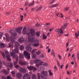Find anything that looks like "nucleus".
I'll return each instance as SVG.
<instances>
[{"label": "nucleus", "instance_id": "58836bf2", "mask_svg": "<svg viewBox=\"0 0 79 79\" xmlns=\"http://www.w3.org/2000/svg\"><path fill=\"white\" fill-rule=\"evenodd\" d=\"M33 58H34V59H36V58H37V56H36V55L35 54H33Z\"/></svg>", "mask_w": 79, "mask_h": 79}, {"label": "nucleus", "instance_id": "a19ab883", "mask_svg": "<svg viewBox=\"0 0 79 79\" xmlns=\"http://www.w3.org/2000/svg\"><path fill=\"white\" fill-rule=\"evenodd\" d=\"M54 70L55 71H56L58 70V68L56 65H55L54 66Z\"/></svg>", "mask_w": 79, "mask_h": 79}, {"label": "nucleus", "instance_id": "c85d7f7f", "mask_svg": "<svg viewBox=\"0 0 79 79\" xmlns=\"http://www.w3.org/2000/svg\"><path fill=\"white\" fill-rule=\"evenodd\" d=\"M24 46L23 45H21L20 48V49L21 50H24Z\"/></svg>", "mask_w": 79, "mask_h": 79}, {"label": "nucleus", "instance_id": "79ce46f5", "mask_svg": "<svg viewBox=\"0 0 79 79\" xmlns=\"http://www.w3.org/2000/svg\"><path fill=\"white\" fill-rule=\"evenodd\" d=\"M2 65L3 64H2V62L0 60V69H1V68H2Z\"/></svg>", "mask_w": 79, "mask_h": 79}, {"label": "nucleus", "instance_id": "20e7f679", "mask_svg": "<svg viewBox=\"0 0 79 79\" xmlns=\"http://www.w3.org/2000/svg\"><path fill=\"white\" fill-rule=\"evenodd\" d=\"M34 63L36 64V66L38 67V70L40 69V67L41 66L43 63H44V61H41L40 59H36L33 60Z\"/></svg>", "mask_w": 79, "mask_h": 79}, {"label": "nucleus", "instance_id": "a18cd8bd", "mask_svg": "<svg viewBox=\"0 0 79 79\" xmlns=\"http://www.w3.org/2000/svg\"><path fill=\"white\" fill-rule=\"evenodd\" d=\"M35 50H37V49H33L32 51L31 52V53H34L35 52Z\"/></svg>", "mask_w": 79, "mask_h": 79}, {"label": "nucleus", "instance_id": "2eb2a0df", "mask_svg": "<svg viewBox=\"0 0 79 79\" xmlns=\"http://www.w3.org/2000/svg\"><path fill=\"white\" fill-rule=\"evenodd\" d=\"M56 31L57 32H60L61 34H63V31L61 29H57L56 30Z\"/></svg>", "mask_w": 79, "mask_h": 79}, {"label": "nucleus", "instance_id": "b1692460", "mask_svg": "<svg viewBox=\"0 0 79 79\" xmlns=\"http://www.w3.org/2000/svg\"><path fill=\"white\" fill-rule=\"evenodd\" d=\"M27 68L29 70V71H32L33 70V66H28Z\"/></svg>", "mask_w": 79, "mask_h": 79}, {"label": "nucleus", "instance_id": "6e6552de", "mask_svg": "<svg viewBox=\"0 0 79 79\" xmlns=\"http://www.w3.org/2000/svg\"><path fill=\"white\" fill-rule=\"evenodd\" d=\"M44 66V67H47V66H48V64H47V63H44V62L42 64L41 66L40 67V70H41L42 69H45V68L44 67V66Z\"/></svg>", "mask_w": 79, "mask_h": 79}, {"label": "nucleus", "instance_id": "09e8293b", "mask_svg": "<svg viewBox=\"0 0 79 79\" xmlns=\"http://www.w3.org/2000/svg\"><path fill=\"white\" fill-rule=\"evenodd\" d=\"M69 7H66L64 10H65V11H68V10H69Z\"/></svg>", "mask_w": 79, "mask_h": 79}, {"label": "nucleus", "instance_id": "3c124183", "mask_svg": "<svg viewBox=\"0 0 79 79\" xmlns=\"http://www.w3.org/2000/svg\"><path fill=\"white\" fill-rule=\"evenodd\" d=\"M11 12H8L6 13V15H10Z\"/></svg>", "mask_w": 79, "mask_h": 79}, {"label": "nucleus", "instance_id": "c03bdc74", "mask_svg": "<svg viewBox=\"0 0 79 79\" xmlns=\"http://www.w3.org/2000/svg\"><path fill=\"white\" fill-rule=\"evenodd\" d=\"M3 35V33L1 32L0 33V39H1Z\"/></svg>", "mask_w": 79, "mask_h": 79}, {"label": "nucleus", "instance_id": "e433bc0d", "mask_svg": "<svg viewBox=\"0 0 79 79\" xmlns=\"http://www.w3.org/2000/svg\"><path fill=\"white\" fill-rule=\"evenodd\" d=\"M15 67L16 68V69H19V68L20 69V66L18 65H17L16 66H15Z\"/></svg>", "mask_w": 79, "mask_h": 79}, {"label": "nucleus", "instance_id": "49530a36", "mask_svg": "<svg viewBox=\"0 0 79 79\" xmlns=\"http://www.w3.org/2000/svg\"><path fill=\"white\" fill-rule=\"evenodd\" d=\"M47 36H45V35H43V39H47Z\"/></svg>", "mask_w": 79, "mask_h": 79}, {"label": "nucleus", "instance_id": "cd10ccee", "mask_svg": "<svg viewBox=\"0 0 79 79\" xmlns=\"http://www.w3.org/2000/svg\"><path fill=\"white\" fill-rule=\"evenodd\" d=\"M42 8V6H40L39 7H38V8L36 10L37 11H39L40 10H41V8Z\"/></svg>", "mask_w": 79, "mask_h": 79}, {"label": "nucleus", "instance_id": "e2e57ef3", "mask_svg": "<svg viewBox=\"0 0 79 79\" xmlns=\"http://www.w3.org/2000/svg\"><path fill=\"white\" fill-rule=\"evenodd\" d=\"M57 64H58V65L59 66H60V63L58 60H57Z\"/></svg>", "mask_w": 79, "mask_h": 79}, {"label": "nucleus", "instance_id": "393cba45", "mask_svg": "<svg viewBox=\"0 0 79 79\" xmlns=\"http://www.w3.org/2000/svg\"><path fill=\"white\" fill-rule=\"evenodd\" d=\"M5 47V45L3 43H0V48H4Z\"/></svg>", "mask_w": 79, "mask_h": 79}, {"label": "nucleus", "instance_id": "13d9d810", "mask_svg": "<svg viewBox=\"0 0 79 79\" xmlns=\"http://www.w3.org/2000/svg\"><path fill=\"white\" fill-rule=\"evenodd\" d=\"M17 64H18V62H15L14 63V65H16Z\"/></svg>", "mask_w": 79, "mask_h": 79}, {"label": "nucleus", "instance_id": "0eeeda50", "mask_svg": "<svg viewBox=\"0 0 79 79\" xmlns=\"http://www.w3.org/2000/svg\"><path fill=\"white\" fill-rule=\"evenodd\" d=\"M3 64L4 65H5L6 66V67H9V68H12L13 67V64L12 63H9L6 64V63L4 62H3Z\"/></svg>", "mask_w": 79, "mask_h": 79}, {"label": "nucleus", "instance_id": "4d7b16f0", "mask_svg": "<svg viewBox=\"0 0 79 79\" xmlns=\"http://www.w3.org/2000/svg\"><path fill=\"white\" fill-rule=\"evenodd\" d=\"M15 60H16L17 62H18V57H17L15 58Z\"/></svg>", "mask_w": 79, "mask_h": 79}, {"label": "nucleus", "instance_id": "338daca9", "mask_svg": "<svg viewBox=\"0 0 79 79\" xmlns=\"http://www.w3.org/2000/svg\"><path fill=\"white\" fill-rule=\"evenodd\" d=\"M50 51H51V49H48V52L50 53Z\"/></svg>", "mask_w": 79, "mask_h": 79}, {"label": "nucleus", "instance_id": "4c0bfd02", "mask_svg": "<svg viewBox=\"0 0 79 79\" xmlns=\"http://www.w3.org/2000/svg\"><path fill=\"white\" fill-rule=\"evenodd\" d=\"M58 56L59 58V60H62V58H61V55L60 54H58Z\"/></svg>", "mask_w": 79, "mask_h": 79}, {"label": "nucleus", "instance_id": "bb28decb", "mask_svg": "<svg viewBox=\"0 0 79 79\" xmlns=\"http://www.w3.org/2000/svg\"><path fill=\"white\" fill-rule=\"evenodd\" d=\"M40 32H36V35L38 37L40 36Z\"/></svg>", "mask_w": 79, "mask_h": 79}, {"label": "nucleus", "instance_id": "c9c22d12", "mask_svg": "<svg viewBox=\"0 0 79 79\" xmlns=\"http://www.w3.org/2000/svg\"><path fill=\"white\" fill-rule=\"evenodd\" d=\"M41 53V52L40 51H38V52H36V53L37 55H40V53Z\"/></svg>", "mask_w": 79, "mask_h": 79}, {"label": "nucleus", "instance_id": "5fc2aeb1", "mask_svg": "<svg viewBox=\"0 0 79 79\" xmlns=\"http://www.w3.org/2000/svg\"><path fill=\"white\" fill-rule=\"evenodd\" d=\"M6 42H10V39L9 38H6Z\"/></svg>", "mask_w": 79, "mask_h": 79}, {"label": "nucleus", "instance_id": "052dcab7", "mask_svg": "<svg viewBox=\"0 0 79 79\" xmlns=\"http://www.w3.org/2000/svg\"><path fill=\"white\" fill-rule=\"evenodd\" d=\"M55 2V0H53L51 2H50V4H51V3H53Z\"/></svg>", "mask_w": 79, "mask_h": 79}, {"label": "nucleus", "instance_id": "aec40b11", "mask_svg": "<svg viewBox=\"0 0 79 79\" xmlns=\"http://www.w3.org/2000/svg\"><path fill=\"white\" fill-rule=\"evenodd\" d=\"M1 54L2 55V56H3V58H4V59H5L6 58V57L5 56V54L4 52L1 51Z\"/></svg>", "mask_w": 79, "mask_h": 79}, {"label": "nucleus", "instance_id": "423d86ee", "mask_svg": "<svg viewBox=\"0 0 79 79\" xmlns=\"http://www.w3.org/2000/svg\"><path fill=\"white\" fill-rule=\"evenodd\" d=\"M5 53L6 55V59L9 61H10L11 60V59L10 58V54H9V52L7 51H5Z\"/></svg>", "mask_w": 79, "mask_h": 79}, {"label": "nucleus", "instance_id": "de8ad7c7", "mask_svg": "<svg viewBox=\"0 0 79 79\" xmlns=\"http://www.w3.org/2000/svg\"><path fill=\"white\" fill-rule=\"evenodd\" d=\"M7 79H13L12 78H11V77L10 76H7Z\"/></svg>", "mask_w": 79, "mask_h": 79}, {"label": "nucleus", "instance_id": "f257e3e1", "mask_svg": "<svg viewBox=\"0 0 79 79\" xmlns=\"http://www.w3.org/2000/svg\"><path fill=\"white\" fill-rule=\"evenodd\" d=\"M30 33H28L27 34V35H29L28 36L29 41L31 43H32V42H34V43H37L34 44L33 45L34 47H37L39 45V40H34V39L35 38L34 36L35 35V30L34 29H30ZM30 34L31 35H30Z\"/></svg>", "mask_w": 79, "mask_h": 79}, {"label": "nucleus", "instance_id": "8fccbe9b", "mask_svg": "<svg viewBox=\"0 0 79 79\" xmlns=\"http://www.w3.org/2000/svg\"><path fill=\"white\" fill-rule=\"evenodd\" d=\"M77 56L78 60H79V52H77Z\"/></svg>", "mask_w": 79, "mask_h": 79}, {"label": "nucleus", "instance_id": "0e129e2a", "mask_svg": "<svg viewBox=\"0 0 79 79\" xmlns=\"http://www.w3.org/2000/svg\"><path fill=\"white\" fill-rule=\"evenodd\" d=\"M67 74H68V75H69V74H70V72L69 71H67Z\"/></svg>", "mask_w": 79, "mask_h": 79}, {"label": "nucleus", "instance_id": "5701e85b", "mask_svg": "<svg viewBox=\"0 0 79 79\" xmlns=\"http://www.w3.org/2000/svg\"><path fill=\"white\" fill-rule=\"evenodd\" d=\"M23 55L21 53H20L19 55V58L20 59H24Z\"/></svg>", "mask_w": 79, "mask_h": 79}, {"label": "nucleus", "instance_id": "473e14b6", "mask_svg": "<svg viewBox=\"0 0 79 79\" xmlns=\"http://www.w3.org/2000/svg\"><path fill=\"white\" fill-rule=\"evenodd\" d=\"M77 67V63H76V62H75L74 65V68L76 69Z\"/></svg>", "mask_w": 79, "mask_h": 79}, {"label": "nucleus", "instance_id": "412c9836", "mask_svg": "<svg viewBox=\"0 0 79 79\" xmlns=\"http://www.w3.org/2000/svg\"><path fill=\"white\" fill-rule=\"evenodd\" d=\"M58 6V4H56L53 5L52 6H51L50 7V8H54V7H56Z\"/></svg>", "mask_w": 79, "mask_h": 79}, {"label": "nucleus", "instance_id": "1a4fd4ad", "mask_svg": "<svg viewBox=\"0 0 79 79\" xmlns=\"http://www.w3.org/2000/svg\"><path fill=\"white\" fill-rule=\"evenodd\" d=\"M31 79V75L26 73L23 76V79Z\"/></svg>", "mask_w": 79, "mask_h": 79}, {"label": "nucleus", "instance_id": "69168bd1", "mask_svg": "<svg viewBox=\"0 0 79 79\" xmlns=\"http://www.w3.org/2000/svg\"><path fill=\"white\" fill-rule=\"evenodd\" d=\"M41 58H44V55L42 54L40 56Z\"/></svg>", "mask_w": 79, "mask_h": 79}, {"label": "nucleus", "instance_id": "bf43d9fd", "mask_svg": "<svg viewBox=\"0 0 79 79\" xmlns=\"http://www.w3.org/2000/svg\"><path fill=\"white\" fill-rule=\"evenodd\" d=\"M66 47H68L69 45V42H67L66 44Z\"/></svg>", "mask_w": 79, "mask_h": 79}, {"label": "nucleus", "instance_id": "ddd939ff", "mask_svg": "<svg viewBox=\"0 0 79 79\" xmlns=\"http://www.w3.org/2000/svg\"><path fill=\"white\" fill-rule=\"evenodd\" d=\"M23 33L24 35L27 34V28L25 27L23 29Z\"/></svg>", "mask_w": 79, "mask_h": 79}, {"label": "nucleus", "instance_id": "c756f323", "mask_svg": "<svg viewBox=\"0 0 79 79\" xmlns=\"http://www.w3.org/2000/svg\"><path fill=\"white\" fill-rule=\"evenodd\" d=\"M36 78L37 77H36V75H33L32 79H36Z\"/></svg>", "mask_w": 79, "mask_h": 79}, {"label": "nucleus", "instance_id": "864d4df0", "mask_svg": "<svg viewBox=\"0 0 79 79\" xmlns=\"http://www.w3.org/2000/svg\"><path fill=\"white\" fill-rule=\"evenodd\" d=\"M28 2H26L25 3V6H27L28 5Z\"/></svg>", "mask_w": 79, "mask_h": 79}, {"label": "nucleus", "instance_id": "f704fd0d", "mask_svg": "<svg viewBox=\"0 0 79 79\" xmlns=\"http://www.w3.org/2000/svg\"><path fill=\"white\" fill-rule=\"evenodd\" d=\"M11 43H10L9 44V47L10 48H13V45L11 44Z\"/></svg>", "mask_w": 79, "mask_h": 79}, {"label": "nucleus", "instance_id": "72a5a7b5", "mask_svg": "<svg viewBox=\"0 0 79 79\" xmlns=\"http://www.w3.org/2000/svg\"><path fill=\"white\" fill-rule=\"evenodd\" d=\"M24 16L22 15H20V17L21 19V21H22L23 20V19H24Z\"/></svg>", "mask_w": 79, "mask_h": 79}, {"label": "nucleus", "instance_id": "4468645a", "mask_svg": "<svg viewBox=\"0 0 79 79\" xmlns=\"http://www.w3.org/2000/svg\"><path fill=\"white\" fill-rule=\"evenodd\" d=\"M2 73H3L4 74L6 75H7L9 74V72L6 70L2 69L1 70Z\"/></svg>", "mask_w": 79, "mask_h": 79}, {"label": "nucleus", "instance_id": "6e6d98bb", "mask_svg": "<svg viewBox=\"0 0 79 79\" xmlns=\"http://www.w3.org/2000/svg\"><path fill=\"white\" fill-rule=\"evenodd\" d=\"M36 26L37 27H39L40 26V24L38 23H37L36 24Z\"/></svg>", "mask_w": 79, "mask_h": 79}, {"label": "nucleus", "instance_id": "9d476101", "mask_svg": "<svg viewBox=\"0 0 79 79\" xmlns=\"http://www.w3.org/2000/svg\"><path fill=\"white\" fill-rule=\"evenodd\" d=\"M22 29H23V27H21L19 28H16L15 29V31L16 32H18L19 34H21V30H22Z\"/></svg>", "mask_w": 79, "mask_h": 79}, {"label": "nucleus", "instance_id": "7c9ffc66", "mask_svg": "<svg viewBox=\"0 0 79 79\" xmlns=\"http://www.w3.org/2000/svg\"><path fill=\"white\" fill-rule=\"evenodd\" d=\"M48 72L49 73L50 76H52L53 75V73H52V71H51V70H48Z\"/></svg>", "mask_w": 79, "mask_h": 79}, {"label": "nucleus", "instance_id": "2f4dec72", "mask_svg": "<svg viewBox=\"0 0 79 79\" xmlns=\"http://www.w3.org/2000/svg\"><path fill=\"white\" fill-rule=\"evenodd\" d=\"M12 74V76H14V77H15V72L13 71L11 72Z\"/></svg>", "mask_w": 79, "mask_h": 79}, {"label": "nucleus", "instance_id": "7ed1b4c3", "mask_svg": "<svg viewBox=\"0 0 79 79\" xmlns=\"http://www.w3.org/2000/svg\"><path fill=\"white\" fill-rule=\"evenodd\" d=\"M10 32L12 34V37L14 36L13 37L12 36H11L10 37L11 39V42H12V44H14L15 42V36H16L17 35V33H15V31L14 30H10Z\"/></svg>", "mask_w": 79, "mask_h": 79}, {"label": "nucleus", "instance_id": "f03ea898", "mask_svg": "<svg viewBox=\"0 0 79 79\" xmlns=\"http://www.w3.org/2000/svg\"><path fill=\"white\" fill-rule=\"evenodd\" d=\"M19 45V44L18 42H15V46L16 48L14 51H12V52H10V54L11 55V56H13V58H15L16 57V56H15L16 53L19 52V49L18 48Z\"/></svg>", "mask_w": 79, "mask_h": 79}, {"label": "nucleus", "instance_id": "a211bd4d", "mask_svg": "<svg viewBox=\"0 0 79 79\" xmlns=\"http://www.w3.org/2000/svg\"><path fill=\"white\" fill-rule=\"evenodd\" d=\"M19 41L20 43H22V42H24V38L23 37H21L19 39Z\"/></svg>", "mask_w": 79, "mask_h": 79}, {"label": "nucleus", "instance_id": "4be33fe9", "mask_svg": "<svg viewBox=\"0 0 79 79\" xmlns=\"http://www.w3.org/2000/svg\"><path fill=\"white\" fill-rule=\"evenodd\" d=\"M67 25L66 24H64L63 26H62L61 27V29H63V30H64L66 28Z\"/></svg>", "mask_w": 79, "mask_h": 79}, {"label": "nucleus", "instance_id": "37998d69", "mask_svg": "<svg viewBox=\"0 0 79 79\" xmlns=\"http://www.w3.org/2000/svg\"><path fill=\"white\" fill-rule=\"evenodd\" d=\"M5 35L6 37V38H9V35L8 33H6L5 34Z\"/></svg>", "mask_w": 79, "mask_h": 79}, {"label": "nucleus", "instance_id": "603ef678", "mask_svg": "<svg viewBox=\"0 0 79 79\" xmlns=\"http://www.w3.org/2000/svg\"><path fill=\"white\" fill-rule=\"evenodd\" d=\"M33 61H34V60H33V61L31 60L30 61V63L31 64H34V63Z\"/></svg>", "mask_w": 79, "mask_h": 79}, {"label": "nucleus", "instance_id": "ea45409f", "mask_svg": "<svg viewBox=\"0 0 79 79\" xmlns=\"http://www.w3.org/2000/svg\"><path fill=\"white\" fill-rule=\"evenodd\" d=\"M33 71H36L37 69L35 67H33Z\"/></svg>", "mask_w": 79, "mask_h": 79}, {"label": "nucleus", "instance_id": "39448f33", "mask_svg": "<svg viewBox=\"0 0 79 79\" xmlns=\"http://www.w3.org/2000/svg\"><path fill=\"white\" fill-rule=\"evenodd\" d=\"M23 53L26 58L28 60L31 59V53L27 52L26 51H24Z\"/></svg>", "mask_w": 79, "mask_h": 79}, {"label": "nucleus", "instance_id": "774afa93", "mask_svg": "<svg viewBox=\"0 0 79 79\" xmlns=\"http://www.w3.org/2000/svg\"><path fill=\"white\" fill-rule=\"evenodd\" d=\"M2 79H6V78L5 77H3Z\"/></svg>", "mask_w": 79, "mask_h": 79}, {"label": "nucleus", "instance_id": "a878e982", "mask_svg": "<svg viewBox=\"0 0 79 79\" xmlns=\"http://www.w3.org/2000/svg\"><path fill=\"white\" fill-rule=\"evenodd\" d=\"M34 3H35V2L34 1V0H33L32 3H31L29 4L28 7H30V6H32V5H34Z\"/></svg>", "mask_w": 79, "mask_h": 79}, {"label": "nucleus", "instance_id": "f3484780", "mask_svg": "<svg viewBox=\"0 0 79 79\" xmlns=\"http://www.w3.org/2000/svg\"><path fill=\"white\" fill-rule=\"evenodd\" d=\"M27 50V51H28V52H29L31 51L32 50V48H31V47L30 46H27L26 47V48Z\"/></svg>", "mask_w": 79, "mask_h": 79}, {"label": "nucleus", "instance_id": "dca6fc26", "mask_svg": "<svg viewBox=\"0 0 79 79\" xmlns=\"http://www.w3.org/2000/svg\"><path fill=\"white\" fill-rule=\"evenodd\" d=\"M19 63L21 65H26L27 64V62L25 61H20Z\"/></svg>", "mask_w": 79, "mask_h": 79}, {"label": "nucleus", "instance_id": "9b49d317", "mask_svg": "<svg viewBox=\"0 0 79 79\" xmlns=\"http://www.w3.org/2000/svg\"><path fill=\"white\" fill-rule=\"evenodd\" d=\"M19 71L22 73H26L27 71L26 69L21 67L20 68Z\"/></svg>", "mask_w": 79, "mask_h": 79}, {"label": "nucleus", "instance_id": "680f3d73", "mask_svg": "<svg viewBox=\"0 0 79 79\" xmlns=\"http://www.w3.org/2000/svg\"><path fill=\"white\" fill-rule=\"evenodd\" d=\"M52 55H53V56H55V52H52L51 53Z\"/></svg>", "mask_w": 79, "mask_h": 79}, {"label": "nucleus", "instance_id": "6ab92c4d", "mask_svg": "<svg viewBox=\"0 0 79 79\" xmlns=\"http://www.w3.org/2000/svg\"><path fill=\"white\" fill-rule=\"evenodd\" d=\"M42 74H43L44 76H48V73H47V71H43L42 72Z\"/></svg>", "mask_w": 79, "mask_h": 79}, {"label": "nucleus", "instance_id": "f8f14e48", "mask_svg": "<svg viewBox=\"0 0 79 79\" xmlns=\"http://www.w3.org/2000/svg\"><path fill=\"white\" fill-rule=\"evenodd\" d=\"M22 73H17L16 74V76L18 78V79H20L21 78V77H22Z\"/></svg>", "mask_w": 79, "mask_h": 79}]
</instances>
